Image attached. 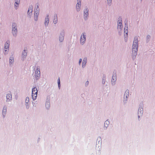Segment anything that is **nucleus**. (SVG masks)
Segmentation results:
<instances>
[{"mask_svg":"<svg viewBox=\"0 0 155 155\" xmlns=\"http://www.w3.org/2000/svg\"><path fill=\"white\" fill-rule=\"evenodd\" d=\"M86 40V35L85 32H83L81 34L80 38V44L81 45H83L85 43Z\"/></svg>","mask_w":155,"mask_h":155,"instance_id":"20e7f679","label":"nucleus"},{"mask_svg":"<svg viewBox=\"0 0 155 155\" xmlns=\"http://www.w3.org/2000/svg\"><path fill=\"white\" fill-rule=\"evenodd\" d=\"M28 53V51L27 49L25 48V49L23 50V51L22 52V54H21V60L22 61H24V60L26 58L27 55Z\"/></svg>","mask_w":155,"mask_h":155,"instance_id":"9d476101","label":"nucleus"},{"mask_svg":"<svg viewBox=\"0 0 155 155\" xmlns=\"http://www.w3.org/2000/svg\"><path fill=\"white\" fill-rule=\"evenodd\" d=\"M106 80V76L105 75H104L103 77L102 83L103 84H104Z\"/></svg>","mask_w":155,"mask_h":155,"instance_id":"c85d7f7f","label":"nucleus"},{"mask_svg":"<svg viewBox=\"0 0 155 155\" xmlns=\"http://www.w3.org/2000/svg\"><path fill=\"white\" fill-rule=\"evenodd\" d=\"M122 18L120 17L118 18V19L117 26V28L119 31V35H121V32L120 31L122 30Z\"/></svg>","mask_w":155,"mask_h":155,"instance_id":"7ed1b4c3","label":"nucleus"},{"mask_svg":"<svg viewBox=\"0 0 155 155\" xmlns=\"http://www.w3.org/2000/svg\"><path fill=\"white\" fill-rule=\"evenodd\" d=\"M84 19L86 21L88 19L89 17V9L87 8H86L84 11Z\"/></svg>","mask_w":155,"mask_h":155,"instance_id":"423d86ee","label":"nucleus"},{"mask_svg":"<svg viewBox=\"0 0 155 155\" xmlns=\"http://www.w3.org/2000/svg\"><path fill=\"white\" fill-rule=\"evenodd\" d=\"M98 139H97V140H98Z\"/></svg>","mask_w":155,"mask_h":155,"instance_id":"e433bc0d","label":"nucleus"},{"mask_svg":"<svg viewBox=\"0 0 155 155\" xmlns=\"http://www.w3.org/2000/svg\"><path fill=\"white\" fill-rule=\"evenodd\" d=\"M39 6L38 5L37 6V7H36L35 9L34 10V14L39 15Z\"/></svg>","mask_w":155,"mask_h":155,"instance_id":"aec40b11","label":"nucleus"},{"mask_svg":"<svg viewBox=\"0 0 155 155\" xmlns=\"http://www.w3.org/2000/svg\"><path fill=\"white\" fill-rule=\"evenodd\" d=\"M18 31L17 29V24L13 22L12 24V33L13 36L16 37L18 34Z\"/></svg>","mask_w":155,"mask_h":155,"instance_id":"f03ea898","label":"nucleus"},{"mask_svg":"<svg viewBox=\"0 0 155 155\" xmlns=\"http://www.w3.org/2000/svg\"><path fill=\"white\" fill-rule=\"evenodd\" d=\"M124 30V33H125L124 35V38L125 42H127L128 35V27L127 25H125Z\"/></svg>","mask_w":155,"mask_h":155,"instance_id":"6e6552de","label":"nucleus"},{"mask_svg":"<svg viewBox=\"0 0 155 155\" xmlns=\"http://www.w3.org/2000/svg\"><path fill=\"white\" fill-rule=\"evenodd\" d=\"M58 16L57 14H55L54 16L53 22L54 24H56L58 22Z\"/></svg>","mask_w":155,"mask_h":155,"instance_id":"4be33fe9","label":"nucleus"},{"mask_svg":"<svg viewBox=\"0 0 155 155\" xmlns=\"http://www.w3.org/2000/svg\"><path fill=\"white\" fill-rule=\"evenodd\" d=\"M49 22V18L48 15H47L45 19L44 25L45 27H47L48 25Z\"/></svg>","mask_w":155,"mask_h":155,"instance_id":"4468645a","label":"nucleus"},{"mask_svg":"<svg viewBox=\"0 0 155 155\" xmlns=\"http://www.w3.org/2000/svg\"><path fill=\"white\" fill-rule=\"evenodd\" d=\"M39 15H34V20L35 21H37L38 20Z\"/></svg>","mask_w":155,"mask_h":155,"instance_id":"cd10ccee","label":"nucleus"},{"mask_svg":"<svg viewBox=\"0 0 155 155\" xmlns=\"http://www.w3.org/2000/svg\"><path fill=\"white\" fill-rule=\"evenodd\" d=\"M35 77L36 80H38L40 77V71L39 68L38 67L35 71Z\"/></svg>","mask_w":155,"mask_h":155,"instance_id":"1a4fd4ad","label":"nucleus"},{"mask_svg":"<svg viewBox=\"0 0 155 155\" xmlns=\"http://www.w3.org/2000/svg\"><path fill=\"white\" fill-rule=\"evenodd\" d=\"M107 5L108 6H110L112 3V0H107Z\"/></svg>","mask_w":155,"mask_h":155,"instance_id":"bb28decb","label":"nucleus"},{"mask_svg":"<svg viewBox=\"0 0 155 155\" xmlns=\"http://www.w3.org/2000/svg\"><path fill=\"white\" fill-rule=\"evenodd\" d=\"M14 62V58L12 56L10 57L9 60V64L10 66H12Z\"/></svg>","mask_w":155,"mask_h":155,"instance_id":"412c9836","label":"nucleus"},{"mask_svg":"<svg viewBox=\"0 0 155 155\" xmlns=\"http://www.w3.org/2000/svg\"><path fill=\"white\" fill-rule=\"evenodd\" d=\"M138 38L135 36L134 39L132 47V58L134 60L137 54L138 48Z\"/></svg>","mask_w":155,"mask_h":155,"instance_id":"f257e3e1","label":"nucleus"},{"mask_svg":"<svg viewBox=\"0 0 155 155\" xmlns=\"http://www.w3.org/2000/svg\"><path fill=\"white\" fill-rule=\"evenodd\" d=\"M89 84V82L88 81H87L86 82L85 84L86 85H88Z\"/></svg>","mask_w":155,"mask_h":155,"instance_id":"c9c22d12","label":"nucleus"},{"mask_svg":"<svg viewBox=\"0 0 155 155\" xmlns=\"http://www.w3.org/2000/svg\"><path fill=\"white\" fill-rule=\"evenodd\" d=\"M143 112V108L142 107V105H141L140 107H139L138 110V117L139 118L140 117V116H141Z\"/></svg>","mask_w":155,"mask_h":155,"instance_id":"f3484780","label":"nucleus"},{"mask_svg":"<svg viewBox=\"0 0 155 155\" xmlns=\"http://www.w3.org/2000/svg\"><path fill=\"white\" fill-rule=\"evenodd\" d=\"M38 91L36 87H34L32 89V96L33 100L36 99L37 96Z\"/></svg>","mask_w":155,"mask_h":155,"instance_id":"39448f33","label":"nucleus"},{"mask_svg":"<svg viewBox=\"0 0 155 155\" xmlns=\"http://www.w3.org/2000/svg\"><path fill=\"white\" fill-rule=\"evenodd\" d=\"M33 6L32 5H30L28 8V10L27 12L28 16L31 18L32 15Z\"/></svg>","mask_w":155,"mask_h":155,"instance_id":"9b49d317","label":"nucleus"},{"mask_svg":"<svg viewBox=\"0 0 155 155\" xmlns=\"http://www.w3.org/2000/svg\"><path fill=\"white\" fill-rule=\"evenodd\" d=\"M6 97L7 101H9L12 100V95L11 92L7 94Z\"/></svg>","mask_w":155,"mask_h":155,"instance_id":"a211bd4d","label":"nucleus"},{"mask_svg":"<svg viewBox=\"0 0 155 155\" xmlns=\"http://www.w3.org/2000/svg\"><path fill=\"white\" fill-rule=\"evenodd\" d=\"M58 87L59 89L60 88L61 84H60V81L59 78H58Z\"/></svg>","mask_w":155,"mask_h":155,"instance_id":"7c9ffc66","label":"nucleus"},{"mask_svg":"<svg viewBox=\"0 0 155 155\" xmlns=\"http://www.w3.org/2000/svg\"><path fill=\"white\" fill-rule=\"evenodd\" d=\"M129 91L128 90H127L124 93V101H126L127 100V97L129 96Z\"/></svg>","mask_w":155,"mask_h":155,"instance_id":"dca6fc26","label":"nucleus"},{"mask_svg":"<svg viewBox=\"0 0 155 155\" xmlns=\"http://www.w3.org/2000/svg\"><path fill=\"white\" fill-rule=\"evenodd\" d=\"M15 3L14 7L15 8L16 10L18 8L20 3V0H14Z\"/></svg>","mask_w":155,"mask_h":155,"instance_id":"2eb2a0df","label":"nucleus"},{"mask_svg":"<svg viewBox=\"0 0 155 155\" xmlns=\"http://www.w3.org/2000/svg\"><path fill=\"white\" fill-rule=\"evenodd\" d=\"M141 0V1H142V0Z\"/></svg>","mask_w":155,"mask_h":155,"instance_id":"4c0bfd02","label":"nucleus"},{"mask_svg":"<svg viewBox=\"0 0 155 155\" xmlns=\"http://www.w3.org/2000/svg\"><path fill=\"white\" fill-rule=\"evenodd\" d=\"M50 102L49 101L46 102V107L47 109H48L50 107Z\"/></svg>","mask_w":155,"mask_h":155,"instance_id":"a878e982","label":"nucleus"},{"mask_svg":"<svg viewBox=\"0 0 155 155\" xmlns=\"http://www.w3.org/2000/svg\"><path fill=\"white\" fill-rule=\"evenodd\" d=\"M81 7V2L80 0H77V3L76 4V8L77 12H79Z\"/></svg>","mask_w":155,"mask_h":155,"instance_id":"ddd939ff","label":"nucleus"},{"mask_svg":"<svg viewBox=\"0 0 155 155\" xmlns=\"http://www.w3.org/2000/svg\"><path fill=\"white\" fill-rule=\"evenodd\" d=\"M117 79V75L116 73H114L112 76L111 82L112 85H114L115 84Z\"/></svg>","mask_w":155,"mask_h":155,"instance_id":"f8f14e48","label":"nucleus"},{"mask_svg":"<svg viewBox=\"0 0 155 155\" xmlns=\"http://www.w3.org/2000/svg\"><path fill=\"white\" fill-rule=\"evenodd\" d=\"M7 49H4L5 50V52H4V54L5 55H6L8 54V51L7 50Z\"/></svg>","mask_w":155,"mask_h":155,"instance_id":"473e14b6","label":"nucleus"},{"mask_svg":"<svg viewBox=\"0 0 155 155\" xmlns=\"http://www.w3.org/2000/svg\"><path fill=\"white\" fill-rule=\"evenodd\" d=\"M6 107L5 106H4L3 107L2 112V114L4 117H5V115L6 114Z\"/></svg>","mask_w":155,"mask_h":155,"instance_id":"b1692460","label":"nucleus"},{"mask_svg":"<svg viewBox=\"0 0 155 155\" xmlns=\"http://www.w3.org/2000/svg\"><path fill=\"white\" fill-rule=\"evenodd\" d=\"M9 44V41H7L5 44L4 49L8 50Z\"/></svg>","mask_w":155,"mask_h":155,"instance_id":"5701e85b","label":"nucleus"},{"mask_svg":"<svg viewBox=\"0 0 155 155\" xmlns=\"http://www.w3.org/2000/svg\"><path fill=\"white\" fill-rule=\"evenodd\" d=\"M87 61V58L86 57H85L83 59L82 63V67L83 68H84L86 65Z\"/></svg>","mask_w":155,"mask_h":155,"instance_id":"6ab92c4d","label":"nucleus"},{"mask_svg":"<svg viewBox=\"0 0 155 155\" xmlns=\"http://www.w3.org/2000/svg\"><path fill=\"white\" fill-rule=\"evenodd\" d=\"M151 38V36L149 35H148L147 36V39H146V41L147 42H148L150 40V39Z\"/></svg>","mask_w":155,"mask_h":155,"instance_id":"c756f323","label":"nucleus"},{"mask_svg":"<svg viewBox=\"0 0 155 155\" xmlns=\"http://www.w3.org/2000/svg\"><path fill=\"white\" fill-rule=\"evenodd\" d=\"M82 61V59L81 58H80L79 59V65L80 64L81 61Z\"/></svg>","mask_w":155,"mask_h":155,"instance_id":"f704fd0d","label":"nucleus"},{"mask_svg":"<svg viewBox=\"0 0 155 155\" xmlns=\"http://www.w3.org/2000/svg\"><path fill=\"white\" fill-rule=\"evenodd\" d=\"M29 98L28 97H27L25 99V104L29 103Z\"/></svg>","mask_w":155,"mask_h":155,"instance_id":"2f4dec72","label":"nucleus"},{"mask_svg":"<svg viewBox=\"0 0 155 155\" xmlns=\"http://www.w3.org/2000/svg\"><path fill=\"white\" fill-rule=\"evenodd\" d=\"M110 122L109 121L107 120L106 121L104 124V127H106V129L108 127V125L109 124Z\"/></svg>","mask_w":155,"mask_h":155,"instance_id":"393cba45","label":"nucleus"},{"mask_svg":"<svg viewBox=\"0 0 155 155\" xmlns=\"http://www.w3.org/2000/svg\"><path fill=\"white\" fill-rule=\"evenodd\" d=\"M29 103H28V104H25V105L26 106V108L27 109H28V108H29Z\"/></svg>","mask_w":155,"mask_h":155,"instance_id":"72a5a7b5","label":"nucleus"},{"mask_svg":"<svg viewBox=\"0 0 155 155\" xmlns=\"http://www.w3.org/2000/svg\"><path fill=\"white\" fill-rule=\"evenodd\" d=\"M65 36V31L64 30H62L60 32L59 35V41L60 42H63Z\"/></svg>","mask_w":155,"mask_h":155,"instance_id":"0eeeda50","label":"nucleus"}]
</instances>
